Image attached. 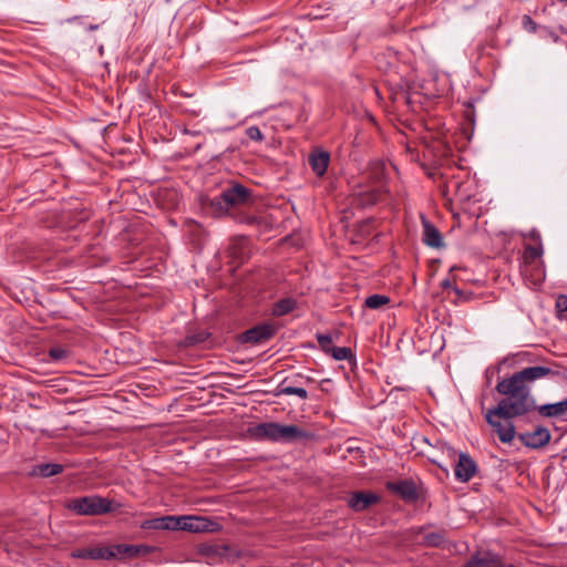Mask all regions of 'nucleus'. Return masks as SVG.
I'll return each instance as SVG.
<instances>
[{
    "label": "nucleus",
    "mask_w": 567,
    "mask_h": 567,
    "mask_svg": "<svg viewBox=\"0 0 567 567\" xmlns=\"http://www.w3.org/2000/svg\"><path fill=\"white\" fill-rule=\"evenodd\" d=\"M477 473L476 462L464 452L458 454V461L454 466L455 478L462 483L471 481Z\"/></svg>",
    "instance_id": "10"
},
{
    "label": "nucleus",
    "mask_w": 567,
    "mask_h": 567,
    "mask_svg": "<svg viewBox=\"0 0 567 567\" xmlns=\"http://www.w3.org/2000/svg\"><path fill=\"white\" fill-rule=\"evenodd\" d=\"M442 287H443V288L452 287L451 281H450L449 279L444 280V281L442 282Z\"/></svg>",
    "instance_id": "38"
},
{
    "label": "nucleus",
    "mask_w": 567,
    "mask_h": 567,
    "mask_svg": "<svg viewBox=\"0 0 567 567\" xmlns=\"http://www.w3.org/2000/svg\"><path fill=\"white\" fill-rule=\"evenodd\" d=\"M251 192L241 184H235L210 200V206L216 214H224L229 207L244 204L248 200Z\"/></svg>",
    "instance_id": "4"
},
{
    "label": "nucleus",
    "mask_w": 567,
    "mask_h": 567,
    "mask_svg": "<svg viewBox=\"0 0 567 567\" xmlns=\"http://www.w3.org/2000/svg\"><path fill=\"white\" fill-rule=\"evenodd\" d=\"M453 290L460 297L463 295V291L461 289H458L457 287H453Z\"/></svg>",
    "instance_id": "39"
},
{
    "label": "nucleus",
    "mask_w": 567,
    "mask_h": 567,
    "mask_svg": "<svg viewBox=\"0 0 567 567\" xmlns=\"http://www.w3.org/2000/svg\"><path fill=\"white\" fill-rule=\"evenodd\" d=\"M567 2V0H565Z\"/></svg>",
    "instance_id": "42"
},
{
    "label": "nucleus",
    "mask_w": 567,
    "mask_h": 567,
    "mask_svg": "<svg viewBox=\"0 0 567 567\" xmlns=\"http://www.w3.org/2000/svg\"><path fill=\"white\" fill-rule=\"evenodd\" d=\"M529 412L516 401L503 395L496 406L486 410L485 421L493 427L502 443H511L516 435L512 420Z\"/></svg>",
    "instance_id": "2"
},
{
    "label": "nucleus",
    "mask_w": 567,
    "mask_h": 567,
    "mask_svg": "<svg viewBox=\"0 0 567 567\" xmlns=\"http://www.w3.org/2000/svg\"><path fill=\"white\" fill-rule=\"evenodd\" d=\"M523 27L528 31V32H536L537 30V24L536 22L527 14L523 16Z\"/></svg>",
    "instance_id": "32"
},
{
    "label": "nucleus",
    "mask_w": 567,
    "mask_h": 567,
    "mask_svg": "<svg viewBox=\"0 0 567 567\" xmlns=\"http://www.w3.org/2000/svg\"><path fill=\"white\" fill-rule=\"evenodd\" d=\"M381 192L377 188L360 192L353 195V204L359 207H368L377 204L380 199Z\"/></svg>",
    "instance_id": "18"
},
{
    "label": "nucleus",
    "mask_w": 567,
    "mask_h": 567,
    "mask_svg": "<svg viewBox=\"0 0 567 567\" xmlns=\"http://www.w3.org/2000/svg\"><path fill=\"white\" fill-rule=\"evenodd\" d=\"M330 161V154L326 151L312 152L309 155V165L317 176H322L327 172Z\"/></svg>",
    "instance_id": "17"
},
{
    "label": "nucleus",
    "mask_w": 567,
    "mask_h": 567,
    "mask_svg": "<svg viewBox=\"0 0 567 567\" xmlns=\"http://www.w3.org/2000/svg\"><path fill=\"white\" fill-rule=\"evenodd\" d=\"M561 375L557 364L527 367L499 380L495 390L498 394L507 395L529 411H534L536 403L532 396L530 386L539 380H553Z\"/></svg>",
    "instance_id": "1"
},
{
    "label": "nucleus",
    "mask_w": 567,
    "mask_h": 567,
    "mask_svg": "<svg viewBox=\"0 0 567 567\" xmlns=\"http://www.w3.org/2000/svg\"><path fill=\"white\" fill-rule=\"evenodd\" d=\"M278 393L285 395H297L302 400L308 398V392L306 389L290 385L285 386L284 383L280 384Z\"/></svg>",
    "instance_id": "24"
},
{
    "label": "nucleus",
    "mask_w": 567,
    "mask_h": 567,
    "mask_svg": "<svg viewBox=\"0 0 567 567\" xmlns=\"http://www.w3.org/2000/svg\"><path fill=\"white\" fill-rule=\"evenodd\" d=\"M385 487L388 491L396 494L405 502L413 503L420 498L419 488L413 480H399L395 482H388Z\"/></svg>",
    "instance_id": "7"
},
{
    "label": "nucleus",
    "mask_w": 567,
    "mask_h": 567,
    "mask_svg": "<svg viewBox=\"0 0 567 567\" xmlns=\"http://www.w3.org/2000/svg\"><path fill=\"white\" fill-rule=\"evenodd\" d=\"M347 451H348L349 453L357 452V453L363 454V451H362L359 446H354V445H349V446L347 447Z\"/></svg>",
    "instance_id": "36"
},
{
    "label": "nucleus",
    "mask_w": 567,
    "mask_h": 567,
    "mask_svg": "<svg viewBox=\"0 0 567 567\" xmlns=\"http://www.w3.org/2000/svg\"><path fill=\"white\" fill-rule=\"evenodd\" d=\"M219 529V524L207 517L182 516V530L190 533H207Z\"/></svg>",
    "instance_id": "9"
},
{
    "label": "nucleus",
    "mask_w": 567,
    "mask_h": 567,
    "mask_svg": "<svg viewBox=\"0 0 567 567\" xmlns=\"http://www.w3.org/2000/svg\"><path fill=\"white\" fill-rule=\"evenodd\" d=\"M135 557L146 556L156 550V547L150 545H135Z\"/></svg>",
    "instance_id": "31"
},
{
    "label": "nucleus",
    "mask_w": 567,
    "mask_h": 567,
    "mask_svg": "<svg viewBox=\"0 0 567 567\" xmlns=\"http://www.w3.org/2000/svg\"><path fill=\"white\" fill-rule=\"evenodd\" d=\"M69 509L78 515L97 516L112 511V502L101 496H83L72 499Z\"/></svg>",
    "instance_id": "5"
},
{
    "label": "nucleus",
    "mask_w": 567,
    "mask_h": 567,
    "mask_svg": "<svg viewBox=\"0 0 567 567\" xmlns=\"http://www.w3.org/2000/svg\"><path fill=\"white\" fill-rule=\"evenodd\" d=\"M75 558H83V559H105L111 560L116 557V553L114 551V547H92V548H82L78 549L72 554Z\"/></svg>",
    "instance_id": "13"
},
{
    "label": "nucleus",
    "mask_w": 567,
    "mask_h": 567,
    "mask_svg": "<svg viewBox=\"0 0 567 567\" xmlns=\"http://www.w3.org/2000/svg\"><path fill=\"white\" fill-rule=\"evenodd\" d=\"M538 413L544 417H564L567 416V398L560 402L546 403L537 406Z\"/></svg>",
    "instance_id": "16"
},
{
    "label": "nucleus",
    "mask_w": 567,
    "mask_h": 567,
    "mask_svg": "<svg viewBox=\"0 0 567 567\" xmlns=\"http://www.w3.org/2000/svg\"><path fill=\"white\" fill-rule=\"evenodd\" d=\"M544 254L543 244L539 245H525L524 247V262L525 265H529L535 260L539 259Z\"/></svg>",
    "instance_id": "21"
},
{
    "label": "nucleus",
    "mask_w": 567,
    "mask_h": 567,
    "mask_svg": "<svg viewBox=\"0 0 567 567\" xmlns=\"http://www.w3.org/2000/svg\"><path fill=\"white\" fill-rule=\"evenodd\" d=\"M390 302V298L384 295H371L364 300V306L369 309H379Z\"/></svg>",
    "instance_id": "23"
},
{
    "label": "nucleus",
    "mask_w": 567,
    "mask_h": 567,
    "mask_svg": "<svg viewBox=\"0 0 567 567\" xmlns=\"http://www.w3.org/2000/svg\"><path fill=\"white\" fill-rule=\"evenodd\" d=\"M329 354L338 361L353 359L352 351L348 347H334Z\"/></svg>",
    "instance_id": "25"
},
{
    "label": "nucleus",
    "mask_w": 567,
    "mask_h": 567,
    "mask_svg": "<svg viewBox=\"0 0 567 567\" xmlns=\"http://www.w3.org/2000/svg\"><path fill=\"white\" fill-rule=\"evenodd\" d=\"M255 219H256L255 217H249V218L247 219V221H248V223H252V221H255Z\"/></svg>",
    "instance_id": "40"
},
{
    "label": "nucleus",
    "mask_w": 567,
    "mask_h": 567,
    "mask_svg": "<svg viewBox=\"0 0 567 567\" xmlns=\"http://www.w3.org/2000/svg\"><path fill=\"white\" fill-rule=\"evenodd\" d=\"M145 529L182 530V517L165 516L147 519L142 524Z\"/></svg>",
    "instance_id": "14"
},
{
    "label": "nucleus",
    "mask_w": 567,
    "mask_h": 567,
    "mask_svg": "<svg viewBox=\"0 0 567 567\" xmlns=\"http://www.w3.org/2000/svg\"><path fill=\"white\" fill-rule=\"evenodd\" d=\"M68 355H69V351L61 347L51 348L49 350V357L53 361L62 360V359L66 358Z\"/></svg>",
    "instance_id": "29"
},
{
    "label": "nucleus",
    "mask_w": 567,
    "mask_h": 567,
    "mask_svg": "<svg viewBox=\"0 0 567 567\" xmlns=\"http://www.w3.org/2000/svg\"><path fill=\"white\" fill-rule=\"evenodd\" d=\"M463 567H503L502 557L491 551L474 554Z\"/></svg>",
    "instance_id": "12"
},
{
    "label": "nucleus",
    "mask_w": 567,
    "mask_h": 567,
    "mask_svg": "<svg viewBox=\"0 0 567 567\" xmlns=\"http://www.w3.org/2000/svg\"><path fill=\"white\" fill-rule=\"evenodd\" d=\"M380 497L373 492H352L347 498V505L354 512H363L379 503Z\"/></svg>",
    "instance_id": "11"
},
{
    "label": "nucleus",
    "mask_w": 567,
    "mask_h": 567,
    "mask_svg": "<svg viewBox=\"0 0 567 567\" xmlns=\"http://www.w3.org/2000/svg\"><path fill=\"white\" fill-rule=\"evenodd\" d=\"M395 100H403L405 104L410 103V96L406 93H402L395 96Z\"/></svg>",
    "instance_id": "35"
},
{
    "label": "nucleus",
    "mask_w": 567,
    "mask_h": 567,
    "mask_svg": "<svg viewBox=\"0 0 567 567\" xmlns=\"http://www.w3.org/2000/svg\"><path fill=\"white\" fill-rule=\"evenodd\" d=\"M229 550L228 545H221L220 547H216L215 551L219 555H223L224 553Z\"/></svg>",
    "instance_id": "37"
},
{
    "label": "nucleus",
    "mask_w": 567,
    "mask_h": 567,
    "mask_svg": "<svg viewBox=\"0 0 567 567\" xmlns=\"http://www.w3.org/2000/svg\"><path fill=\"white\" fill-rule=\"evenodd\" d=\"M114 551L117 555H125L127 557H135V545H128V544H117L114 545Z\"/></svg>",
    "instance_id": "28"
},
{
    "label": "nucleus",
    "mask_w": 567,
    "mask_h": 567,
    "mask_svg": "<svg viewBox=\"0 0 567 567\" xmlns=\"http://www.w3.org/2000/svg\"><path fill=\"white\" fill-rule=\"evenodd\" d=\"M249 434L256 440H268L271 442H301L312 439L315 435L295 424H280L277 422H265L249 429Z\"/></svg>",
    "instance_id": "3"
},
{
    "label": "nucleus",
    "mask_w": 567,
    "mask_h": 567,
    "mask_svg": "<svg viewBox=\"0 0 567 567\" xmlns=\"http://www.w3.org/2000/svg\"><path fill=\"white\" fill-rule=\"evenodd\" d=\"M556 311L559 319L567 317V296L560 295L556 299Z\"/></svg>",
    "instance_id": "27"
},
{
    "label": "nucleus",
    "mask_w": 567,
    "mask_h": 567,
    "mask_svg": "<svg viewBox=\"0 0 567 567\" xmlns=\"http://www.w3.org/2000/svg\"><path fill=\"white\" fill-rule=\"evenodd\" d=\"M246 135L252 140V141H256V142H261L264 141L265 136L264 134L261 133L260 128L258 126H249L247 130H246Z\"/></svg>",
    "instance_id": "30"
},
{
    "label": "nucleus",
    "mask_w": 567,
    "mask_h": 567,
    "mask_svg": "<svg viewBox=\"0 0 567 567\" xmlns=\"http://www.w3.org/2000/svg\"><path fill=\"white\" fill-rule=\"evenodd\" d=\"M353 441H355V439H349V440H348V443H351V442H353Z\"/></svg>",
    "instance_id": "41"
},
{
    "label": "nucleus",
    "mask_w": 567,
    "mask_h": 567,
    "mask_svg": "<svg viewBox=\"0 0 567 567\" xmlns=\"http://www.w3.org/2000/svg\"><path fill=\"white\" fill-rule=\"evenodd\" d=\"M527 236L530 240L535 243V245L542 244V237L538 230L532 229Z\"/></svg>",
    "instance_id": "34"
},
{
    "label": "nucleus",
    "mask_w": 567,
    "mask_h": 567,
    "mask_svg": "<svg viewBox=\"0 0 567 567\" xmlns=\"http://www.w3.org/2000/svg\"><path fill=\"white\" fill-rule=\"evenodd\" d=\"M421 218L423 227V243L432 248H442L444 246V241L440 230L423 215L421 216Z\"/></svg>",
    "instance_id": "15"
},
{
    "label": "nucleus",
    "mask_w": 567,
    "mask_h": 567,
    "mask_svg": "<svg viewBox=\"0 0 567 567\" xmlns=\"http://www.w3.org/2000/svg\"><path fill=\"white\" fill-rule=\"evenodd\" d=\"M445 542L444 532H431L423 536V545L427 547H441Z\"/></svg>",
    "instance_id": "22"
},
{
    "label": "nucleus",
    "mask_w": 567,
    "mask_h": 567,
    "mask_svg": "<svg viewBox=\"0 0 567 567\" xmlns=\"http://www.w3.org/2000/svg\"><path fill=\"white\" fill-rule=\"evenodd\" d=\"M275 333L276 328L272 323H261L244 331L240 336V341L243 343L258 344L270 340Z\"/></svg>",
    "instance_id": "8"
},
{
    "label": "nucleus",
    "mask_w": 567,
    "mask_h": 567,
    "mask_svg": "<svg viewBox=\"0 0 567 567\" xmlns=\"http://www.w3.org/2000/svg\"><path fill=\"white\" fill-rule=\"evenodd\" d=\"M517 439L526 447L539 450L549 443L551 434L547 427L537 426L533 432L518 433Z\"/></svg>",
    "instance_id": "6"
},
{
    "label": "nucleus",
    "mask_w": 567,
    "mask_h": 567,
    "mask_svg": "<svg viewBox=\"0 0 567 567\" xmlns=\"http://www.w3.org/2000/svg\"><path fill=\"white\" fill-rule=\"evenodd\" d=\"M297 308V300L291 297L282 298L272 305V315L282 317L292 312Z\"/></svg>",
    "instance_id": "20"
},
{
    "label": "nucleus",
    "mask_w": 567,
    "mask_h": 567,
    "mask_svg": "<svg viewBox=\"0 0 567 567\" xmlns=\"http://www.w3.org/2000/svg\"><path fill=\"white\" fill-rule=\"evenodd\" d=\"M63 471V465L58 463H43L37 464L32 468V475H37L40 477H51L55 476Z\"/></svg>",
    "instance_id": "19"
},
{
    "label": "nucleus",
    "mask_w": 567,
    "mask_h": 567,
    "mask_svg": "<svg viewBox=\"0 0 567 567\" xmlns=\"http://www.w3.org/2000/svg\"><path fill=\"white\" fill-rule=\"evenodd\" d=\"M317 341L320 349L327 354H329L334 348L332 346V337L330 334L318 333Z\"/></svg>",
    "instance_id": "26"
},
{
    "label": "nucleus",
    "mask_w": 567,
    "mask_h": 567,
    "mask_svg": "<svg viewBox=\"0 0 567 567\" xmlns=\"http://www.w3.org/2000/svg\"><path fill=\"white\" fill-rule=\"evenodd\" d=\"M371 224L372 221L367 219V220H363L361 223L358 224V231L363 235V236H368L370 235V230H371Z\"/></svg>",
    "instance_id": "33"
}]
</instances>
